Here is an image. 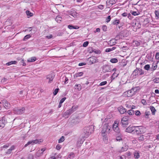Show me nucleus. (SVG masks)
<instances>
[{
	"instance_id": "1",
	"label": "nucleus",
	"mask_w": 159,
	"mask_h": 159,
	"mask_svg": "<svg viewBox=\"0 0 159 159\" xmlns=\"http://www.w3.org/2000/svg\"><path fill=\"white\" fill-rule=\"evenodd\" d=\"M93 131V127L92 125L85 127L83 129V133L84 134V137L87 138Z\"/></svg>"
},
{
	"instance_id": "2",
	"label": "nucleus",
	"mask_w": 159,
	"mask_h": 159,
	"mask_svg": "<svg viewBox=\"0 0 159 159\" xmlns=\"http://www.w3.org/2000/svg\"><path fill=\"white\" fill-rule=\"evenodd\" d=\"M111 129V126L108 124H105L102 129L101 132L102 135H106L107 133L110 132Z\"/></svg>"
},
{
	"instance_id": "3",
	"label": "nucleus",
	"mask_w": 159,
	"mask_h": 159,
	"mask_svg": "<svg viewBox=\"0 0 159 159\" xmlns=\"http://www.w3.org/2000/svg\"><path fill=\"white\" fill-rule=\"evenodd\" d=\"M129 117L128 116H125L122 118L121 123L123 127H126V125L129 124Z\"/></svg>"
},
{
	"instance_id": "4",
	"label": "nucleus",
	"mask_w": 159,
	"mask_h": 159,
	"mask_svg": "<svg viewBox=\"0 0 159 159\" xmlns=\"http://www.w3.org/2000/svg\"><path fill=\"white\" fill-rule=\"evenodd\" d=\"M119 122L117 121H115L112 125L113 129L114 131L117 133H120V129L118 127Z\"/></svg>"
},
{
	"instance_id": "5",
	"label": "nucleus",
	"mask_w": 159,
	"mask_h": 159,
	"mask_svg": "<svg viewBox=\"0 0 159 159\" xmlns=\"http://www.w3.org/2000/svg\"><path fill=\"white\" fill-rule=\"evenodd\" d=\"M13 111L14 113L17 114H21L24 112L25 111V108L24 107H22L21 108H14Z\"/></svg>"
},
{
	"instance_id": "6",
	"label": "nucleus",
	"mask_w": 159,
	"mask_h": 159,
	"mask_svg": "<svg viewBox=\"0 0 159 159\" xmlns=\"http://www.w3.org/2000/svg\"><path fill=\"white\" fill-rule=\"evenodd\" d=\"M135 91L134 90V89H132L124 93L125 96H126L128 97H132L135 94Z\"/></svg>"
},
{
	"instance_id": "7",
	"label": "nucleus",
	"mask_w": 159,
	"mask_h": 159,
	"mask_svg": "<svg viewBox=\"0 0 159 159\" xmlns=\"http://www.w3.org/2000/svg\"><path fill=\"white\" fill-rule=\"evenodd\" d=\"M133 74L135 75H141L143 74V70L140 68H136L134 71Z\"/></svg>"
},
{
	"instance_id": "8",
	"label": "nucleus",
	"mask_w": 159,
	"mask_h": 159,
	"mask_svg": "<svg viewBox=\"0 0 159 159\" xmlns=\"http://www.w3.org/2000/svg\"><path fill=\"white\" fill-rule=\"evenodd\" d=\"M54 74H50L47 76L46 79L47 80H48V83H51L52 82L54 78Z\"/></svg>"
},
{
	"instance_id": "9",
	"label": "nucleus",
	"mask_w": 159,
	"mask_h": 159,
	"mask_svg": "<svg viewBox=\"0 0 159 159\" xmlns=\"http://www.w3.org/2000/svg\"><path fill=\"white\" fill-rule=\"evenodd\" d=\"M68 14L69 15H70L71 16H72L74 17H76L77 16V13L76 12V11L75 10L72 9L71 10L68 11Z\"/></svg>"
},
{
	"instance_id": "10",
	"label": "nucleus",
	"mask_w": 159,
	"mask_h": 159,
	"mask_svg": "<svg viewBox=\"0 0 159 159\" xmlns=\"http://www.w3.org/2000/svg\"><path fill=\"white\" fill-rule=\"evenodd\" d=\"M72 113V111L70 109H69L67 110L63 114V116L65 118H67Z\"/></svg>"
},
{
	"instance_id": "11",
	"label": "nucleus",
	"mask_w": 159,
	"mask_h": 159,
	"mask_svg": "<svg viewBox=\"0 0 159 159\" xmlns=\"http://www.w3.org/2000/svg\"><path fill=\"white\" fill-rule=\"evenodd\" d=\"M7 121L5 120V118L4 117L2 118V119L0 120V128H3Z\"/></svg>"
},
{
	"instance_id": "12",
	"label": "nucleus",
	"mask_w": 159,
	"mask_h": 159,
	"mask_svg": "<svg viewBox=\"0 0 159 159\" xmlns=\"http://www.w3.org/2000/svg\"><path fill=\"white\" fill-rule=\"evenodd\" d=\"M110 70V67L108 65H105L102 66V71L104 72H108Z\"/></svg>"
},
{
	"instance_id": "13",
	"label": "nucleus",
	"mask_w": 159,
	"mask_h": 159,
	"mask_svg": "<svg viewBox=\"0 0 159 159\" xmlns=\"http://www.w3.org/2000/svg\"><path fill=\"white\" fill-rule=\"evenodd\" d=\"M135 126H129L126 129L125 131L129 133H131L134 131Z\"/></svg>"
},
{
	"instance_id": "14",
	"label": "nucleus",
	"mask_w": 159,
	"mask_h": 159,
	"mask_svg": "<svg viewBox=\"0 0 159 159\" xmlns=\"http://www.w3.org/2000/svg\"><path fill=\"white\" fill-rule=\"evenodd\" d=\"M118 110L120 114H123L127 111V110L122 106H120L118 108Z\"/></svg>"
},
{
	"instance_id": "15",
	"label": "nucleus",
	"mask_w": 159,
	"mask_h": 159,
	"mask_svg": "<svg viewBox=\"0 0 159 159\" xmlns=\"http://www.w3.org/2000/svg\"><path fill=\"white\" fill-rule=\"evenodd\" d=\"M133 155L135 159H138L140 157V152L139 151H135L133 152Z\"/></svg>"
},
{
	"instance_id": "16",
	"label": "nucleus",
	"mask_w": 159,
	"mask_h": 159,
	"mask_svg": "<svg viewBox=\"0 0 159 159\" xmlns=\"http://www.w3.org/2000/svg\"><path fill=\"white\" fill-rule=\"evenodd\" d=\"M2 103L4 107L6 109H8L10 107V104L8 103L7 101L6 100H3L2 101Z\"/></svg>"
},
{
	"instance_id": "17",
	"label": "nucleus",
	"mask_w": 159,
	"mask_h": 159,
	"mask_svg": "<svg viewBox=\"0 0 159 159\" xmlns=\"http://www.w3.org/2000/svg\"><path fill=\"white\" fill-rule=\"evenodd\" d=\"M133 133H135L137 134L141 133V131L140 129L139 128V126L135 127V128L134 129Z\"/></svg>"
},
{
	"instance_id": "18",
	"label": "nucleus",
	"mask_w": 159,
	"mask_h": 159,
	"mask_svg": "<svg viewBox=\"0 0 159 159\" xmlns=\"http://www.w3.org/2000/svg\"><path fill=\"white\" fill-rule=\"evenodd\" d=\"M128 146L127 145H125L124 146L121 148V149L120 150V152H122L125 151H126L128 149Z\"/></svg>"
},
{
	"instance_id": "19",
	"label": "nucleus",
	"mask_w": 159,
	"mask_h": 159,
	"mask_svg": "<svg viewBox=\"0 0 159 159\" xmlns=\"http://www.w3.org/2000/svg\"><path fill=\"white\" fill-rule=\"evenodd\" d=\"M34 145L35 144H39L43 141L42 139H36L34 140H33Z\"/></svg>"
},
{
	"instance_id": "20",
	"label": "nucleus",
	"mask_w": 159,
	"mask_h": 159,
	"mask_svg": "<svg viewBox=\"0 0 159 159\" xmlns=\"http://www.w3.org/2000/svg\"><path fill=\"white\" fill-rule=\"evenodd\" d=\"M75 153L73 152H71L68 154L67 158H70V159H73L75 157Z\"/></svg>"
},
{
	"instance_id": "21",
	"label": "nucleus",
	"mask_w": 159,
	"mask_h": 159,
	"mask_svg": "<svg viewBox=\"0 0 159 159\" xmlns=\"http://www.w3.org/2000/svg\"><path fill=\"white\" fill-rule=\"evenodd\" d=\"M117 0H107V2L108 4L113 5L116 3Z\"/></svg>"
},
{
	"instance_id": "22",
	"label": "nucleus",
	"mask_w": 159,
	"mask_h": 159,
	"mask_svg": "<svg viewBox=\"0 0 159 159\" xmlns=\"http://www.w3.org/2000/svg\"><path fill=\"white\" fill-rule=\"evenodd\" d=\"M62 20L61 17L60 15H58L56 16L55 20L58 23H60Z\"/></svg>"
},
{
	"instance_id": "23",
	"label": "nucleus",
	"mask_w": 159,
	"mask_h": 159,
	"mask_svg": "<svg viewBox=\"0 0 159 159\" xmlns=\"http://www.w3.org/2000/svg\"><path fill=\"white\" fill-rule=\"evenodd\" d=\"M36 60V58L35 57H33L28 59L27 61L28 62H34Z\"/></svg>"
},
{
	"instance_id": "24",
	"label": "nucleus",
	"mask_w": 159,
	"mask_h": 159,
	"mask_svg": "<svg viewBox=\"0 0 159 159\" xmlns=\"http://www.w3.org/2000/svg\"><path fill=\"white\" fill-rule=\"evenodd\" d=\"M116 43V41L114 39L110 40L108 44L110 45H114Z\"/></svg>"
},
{
	"instance_id": "25",
	"label": "nucleus",
	"mask_w": 159,
	"mask_h": 159,
	"mask_svg": "<svg viewBox=\"0 0 159 159\" xmlns=\"http://www.w3.org/2000/svg\"><path fill=\"white\" fill-rule=\"evenodd\" d=\"M26 13L27 15V17L29 18L33 16V13H31L29 11H26Z\"/></svg>"
},
{
	"instance_id": "26",
	"label": "nucleus",
	"mask_w": 159,
	"mask_h": 159,
	"mask_svg": "<svg viewBox=\"0 0 159 159\" xmlns=\"http://www.w3.org/2000/svg\"><path fill=\"white\" fill-rule=\"evenodd\" d=\"M150 109L152 111V115H155V112L156 111V110L155 107L153 106H150Z\"/></svg>"
},
{
	"instance_id": "27",
	"label": "nucleus",
	"mask_w": 159,
	"mask_h": 159,
	"mask_svg": "<svg viewBox=\"0 0 159 159\" xmlns=\"http://www.w3.org/2000/svg\"><path fill=\"white\" fill-rule=\"evenodd\" d=\"M74 87L75 89H77L79 91L81 89V86L80 84H76Z\"/></svg>"
},
{
	"instance_id": "28",
	"label": "nucleus",
	"mask_w": 159,
	"mask_h": 159,
	"mask_svg": "<svg viewBox=\"0 0 159 159\" xmlns=\"http://www.w3.org/2000/svg\"><path fill=\"white\" fill-rule=\"evenodd\" d=\"M17 63L16 61H11L7 63L6 64L7 66H9L12 64H15Z\"/></svg>"
},
{
	"instance_id": "29",
	"label": "nucleus",
	"mask_w": 159,
	"mask_h": 159,
	"mask_svg": "<svg viewBox=\"0 0 159 159\" xmlns=\"http://www.w3.org/2000/svg\"><path fill=\"white\" fill-rule=\"evenodd\" d=\"M155 14L156 19H159V11L155 10Z\"/></svg>"
},
{
	"instance_id": "30",
	"label": "nucleus",
	"mask_w": 159,
	"mask_h": 159,
	"mask_svg": "<svg viewBox=\"0 0 159 159\" xmlns=\"http://www.w3.org/2000/svg\"><path fill=\"white\" fill-rule=\"evenodd\" d=\"M116 48L115 47H113L112 48H107L105 50V52H109L112 51L114 50Z\"/></svg>"
},
{
	"instance_id": "31",
	"label": "nucleus",
	"mask_w": 159,
	"mask_h": 159,
	"mask_svg": "<svg viewBox=\"0 0 159 159\" xmlns=\"http://www.w3.org/2000/svg\"><path fill=\"white\" fill-rule=\"evenodd\" d=\"M122 140V138L121 136H119L116 137V141L120 142Z\"/></svg>"
},
{
	"instance_id": "32",
	"label": "nucleus",
	"mask_w": 159,
	"mask_h": 159,
	"mask_svg": "<svg viewBox=\"0 0 159 159\" xmlns=\"http://www.w3.org/2000/svg\"><path fill=\"white\" fill-rule=\"evenodd\" d=\"M84 73L82 72H78L75 74V76L76 77L82 76Z\"/></svg>"
},
{
	"instance_id": "33",
	"label": "nucleus",
	"mask_w": 159,
	"mask_h": 159,
	"mask_svg": "<svg viewBox=\"0 0 159 159\" xmlns=\"http://www.w3.org/2000/svg\"><path fill=\"white\" fill-rule=\"evenodd\" d=\"M120 22V21L119 20L116 19L112 22V24L115 25H117L119 24Z\"/></svg>"
},
{
	"instance_id": "34",
	"label": "nucleus",
	"mask_w": 159,
	"mask_h": 159,
	"mask_svg": "<svg viewBox=\"0 0 159 159\" xmlns=\"http://www.w3.org/2000/svg\"><path fill=\"white\" fill-rule=\"evenodd\" d=\"M78 108V106H73L70 109L72 111V113H73Z\"/></svg>"
},
{
	"instance_id": "35",
	"label": "nucleus",
	"mask_w": 159,
	"mask_h": 159,
	"mask_svg": "<svg viewBox=\"0 0 159 159\" xmlns=\"http://www.w3.org/2000/svg\"><path fill=\"white\" fill-rule=\"evenodd\" d=\"M30 144L34 145L33 140L29 141L25 145V147H26Z\"/></svg>"
},
{
	"instance_id": "36",
	"label": "nucleus",
	"mask_w": 159,
	"mask_h": 159,
	"mask_svg": "<svg viewBox=\"0 0 159 159\" xmlns=\"http://www.w3.org/2000/svg\"><path fill=\"white\" fill-rule=\"evenodd\" d=\"M118 60L117 59L113 58L110 60V61L112 63H116L118 62Z\"/></svg>"
},
{
	"instance_id": "37",
	"label": "nucleus",
	"mask_w": 159,
	"mask_h": 159,
	"mask_svg": "<svg viewBox=\"0 0 159 159\" xmlns=\"http://www.w3.org/2000/svg\"><path fill=\"white\" fill-rule=\"evenodd\" d=\"M118 75L116 73H114L111 77L112 80H114L115 77L117 76Z\"/></svg>"
},
{
	"instance_id": "38",
	"label": "nucleus",
	"mask_w": 159,
	"mask_h": 159,
	"mask_svg": "<svg viewBox=\"0 0 159 159\" xmlns=\"http://www.w3.org/2000/svg\"><path fill=\"white\" fill-rule=\"evenodd\" d=\"M65 140V137L63 136H62L61 138L58 140V143H61L63 142Z\"/></svg>"
},
{
	"instance_id": "39",
	"label": "nucleus",
	"mask_w": 159,
	"mask_h": 159,
	"mask_svg": "<svg viewBox=\"0 0 159 159\" xmlns=\"http://www.w3.org/2000/svg\"><path fill=\"white\" fill-rule=\"evenodd\" d=\"M31 35L30 34H28L25 36L23 38V40L26 41L28 39L30 38L31 37Z\"/></svg>"
},
{
	"instance_id": "40",
	"label": "nucleus",
	"mask_w": 159,
	"mask_h": 159,
	"mask_svg": "<svg viewBox=\"0 0 159 159\" xmlns=\"http://www.w3.org/2000/svg\"><path fill=\"white\" fill-rule=\"evenodd\" d=\"M107 81H103V82H101L98 85V86H103V85L106 84H107Z\"/></svg>"
},
{
	"instance_id": "41",
	"label": "nucleus",
	"mask_w": 159,
	"mask_h": 159,
	"mask_svg": "<svg viewBox=\"0 0 159 159\" xmlns=\"http://www.w3.org/2000/svg\"><path fill=\"white\" fill-rule=\"evenodd\" d=\"M127 112L129 115H132L134 114V111L132 110H128Z\"/></svg>"
},
{
	"instance_id": "42",
	"label": "nucleus",
	"mask_w": 159,
	"mask_h": 159,
	"mask_svg": "<svg viewBox=\"0 0 159 159\" xmlns=\"http://www.w3.org/2000/svg\"><path fill=\"white\" fill-rule=\"evenodd\" d=\"M92 52H94L95 53L97 54H100L101 53L100 51L99 50H96V49H94V50H93Z\"/></svg>"
},
{
	"instance_id": "43",
	"label": "nucleus",
	"mask_w": 159,
	"mask_h": 159,
	"mask_svg": "<svg viewBox=\"0 0 159 159\" xmlns=\"http://www.w3.org/2000/svg\"><path fill=\"white\" fill-rule=\"evenodd\" d=\"M144 68L145 70H149L150 68V65L148 64L144 66Z\"/></svg>"
},
{
	"instance_id": "44",
	"label": "nucleus",
	"mask_w": 159,
	"mask_h": 159,
	"mask_svg": "<svg viewBox=\"0 0 159 159\" xmlns=\"http://www.w3.org/2000/svg\"><path fill=\"white\" fill-rule=\"evenodd\" d=\"M138 140L141 141H143L144 140L143 135H141L138 138Z\"/></svg>"
},
{
	"instance_id": "45",
	"label": "nucleus",
	"mask_w": 159,
	"mask_h": 159,
	"mask_svg": "<svg viewBox=\"0 0 159 159\" xmlns=\"http://www.w3.org/2000/svg\"><path fill=\"white\" fill-rule=\"evenodd\" d=\"M7 79L6 78H4L1 81V82L3 84H5L7 82Z\"/></svg>"
},
{
	"instance_id": "46",
	"label": "nucleus",
	"mask_w": 159,
	"mask_h": 159,
	"mask_svg": "<svg viewBox=\"0 0 159 159\" xmlns=\"http://www.w3.org/2000/svg\"><path fill=\"white\" fill-rule=\"evenodd\" d=\"M59 89L58 88L56 89H55L54 92H53V94L54 95H56L58 93Z\"/></svg>"
},
{
	"instance_id": "47",
	"label": "nucleus",
	"mask_w": 159,
	"mask_h": 159,
	"mask_svg": "<svg viewBox=\"0 0 159 159\" xmlns=\"http://www.w3.org/2000/svg\"><path fill=\"white\" fill-rule=\"evenodd\" d=\"M155 57L156 59L159 60V52L156 53Z\"/></svg>"
},
{
	"instance_id": "48",
	"label": "nucleus",
	"mask_w": 159,
	"mask_h": 159,
	"mask_svg": "<svg viewBox=\"0 0 159 159\" xmlns=\"http://www.w3.org/2000/svg\"><path fill=\"white\" fill-rule=\"evenodd\" d=\"M89 44V42L88 41L85 42L83 43V46L84 47H86Z\"/></svg>"
},
{
	"instance_id": "49",
	"label": "nucleus",
	"mask_w": 159,
	"mask_h": 159,
	"mask_svg": "<svg viewBox=\"0 0 159 159\" xmlns=\"http://www.w3.org/2000/svg\"><path fill=\"white\" fill-rule=\"evenodd\" d=\"M130 12L133 15H134V16L138 15V14H137V12L135 11H130Z\"/></svg>"
},
{
	"instance_id": "50",
	"label": "nucleus",
	"mask_w": 159,
	"mask_h": 159,
	"mask_svg": "<svg viewBox=\"0 0 159 159\" xmlns=\"http://www.w3.org/2000/svg\"><path fill=\"white\" fill-rule=\"evenodd\" d=\"M125 155L128 157H129L131 156V153L130 152H127L125 153Z\"/></svg>"
},
{
	"instance_id": "51",
	"label": "nucleus",
	"mask_w": 159,
	"mask_h": 159,
	"mask_svg": "<svg viewBox=\"0 0 159 159\" xmlns=\"http://www.w3.org/2000/svg\"><path fill=\"white\" fill-rule=\"evenodd\" d=\"M141 102L144 105H146L147 104L146 101L144 99L141 100Z\"/></svg>"
},
{
	"instance_id": "52",
	"label": "nucleus",
	"mask_w": 159,
	"mask_h": 159,
	"mask_svg": "<svg viewBox=\"0 0 159 159\" xmlns=\"http://www.w3.org/2000/svg\"><path fill=\"white\" fill-rule=\"evenodd\" d=\"M127 16L128 18L130 20L132 19L133 18L132 15L129 13L128 14V16Z\"/></svg>"
},
{
	"instance_id": "53",
	"label": "nucleus",
	"mask_w": 159,
	"mask_h": 159,
	"mask_svg": "<svg viewBox=\"0 0 159 159\" xmlns=\"http://www.w3.org/2000/svg\"><path fill=\"white\" fill-rule=\"evenodd\" d=\"M134 43H135V45L137 46H139L140 45V42L137 41H135L134 42Z\"/></svg>"
},
{
	"instance_id": "54",
	"label": "nucleus",
	"mask_w": 159,
	"mask_h": 159,
	"mask_svg": "<svg viewBox=\"0 0 159 159\" xmlns=\"http://www.w3.org/2000/svg\"><path fill=\"white\" fill-rule=\"evenodd\" d=\"M111 19V16H109L106 19V21L107 23H108L110 21Z\"/></svg>"
},
{
	"instance_id": "55",
	"label": "nucleus",
	"mask_w": 159,
	"mask_h": 159,
	"mask_svg": "<svg viewBox=\"0 0 159 159\" xmlns=\"http://www.w3.org/2000/svg\"><path fill=\"white\" fill-rule=\"evenodd\" d=\"M135 115L136 116H139L140 115L141 113L139 111L137 110L135 111Z\"/></svg>"
},
{
	"instance_id": "56",
	"label": "nucleus",
	"mask_w": 159,
	"mask_h": 159,
	"mask_svg": "<svg viewBox=\"0 0 159 159\" xmlns=\"http://www.w3.org/2000/svg\"><path fill=\"white\" fill-rule=\"evenodd\" d=\"M102 28L103 30L104 31H106L107 30V27L106 25L102 26Z\"/></svg>"
},
{
	"instance_id": "57",
	"label": "nucleus",
	"mask_w": 159,
	"mask_h": 159,
	"mask_svg": "<svg viewBox=\"0 0 159 159\" xmlns=\"http://www.w3.org/2000/svg\"><path fill=\"white\" fill-rule=\"evenodd\" d=\"M9 144H7L4 145H3L1 147V148H7L9 147Z\"/></svg>"
},
{
	"instance_id": "58",
	"label": "nucleus",
	"mask_w": 159,
	"mask_h": 159,
	"mask_svg": "<svg viewBox=\"0 0 159 159\" xmlns=\"http://www.w3.org/2000/svg\"><path fill=\"white\" fill-rule=\"evenodd\" d=\"M66 99V97L63 98L60 100V103H63Z\"/></svg>"
},
{
	"instance_id": "59",
	"label": "nucleus",
	"mask_w": 159,
	"mask_h": 159,
	"mask_svg": "<svg viewBox=\"0 0 159 159\" xmlns=\"http://www.w3.org/2000/svg\"><path fill=\"white\" fill-rule=\"evenodd\" d=\"M154 81L155 83H159V78H156L154 80Z\"/></svg>"
},
{
	"instance_id": "60",
	"label": "nucleus",
	"mask_w": 159,
	"mask_h": 159,
	"mask_svg": "<svg viewBox=\"0 0 159 159\" xmlns=\"http://www.w3.org/2000/svg\"><path fill=\"white\" fill-rule=\"evenodd\" d=\"M121 16L123 17H126L128 16V13L126 12H124L121 14Z\"/></svg>"
},
{
	"instance_id": "61",
	"label": "nucleus",
	"mask_w": 159,
	"mask_h": 159,
	"mask_svg": "<svg viewBox=\"0 0 159 159\" xmlns=\"http://www.w3.org/2000/svg\"><path fill=\"white\" fill-rule=\"evenodd\" d=\"M98 8L100 9L101 10H102L104 8V6L103 5H99L98 6Z\"/></svg>"
},
{
	"instance_id": "62",
	"label": "nucleus",
	"mask_w": 159,
	"mask_h": 159,
	"mask_svg": "<svg viewBox=\"0 0 159 159\" xmlns=\"http://www.w3.org/2000/svg\"><path fill=\"white\" fill-rule=\"evenodd\" d=\"M85 65H86V63L85 62H80L78 66H81Z\"/></svg>"
},
{
	"instance_id": "63",
	"label": "nucleus",
	"mask_w": 159,
	"mask_h": 159,
	"mask_svg": "<svg viewBox=\"0 0 159 159\" xmlns=\"http://www.w3.org/2000/svg\"><path fill=\"white\" fill-rule=\"evenodd\" d=\"M61 148V146L59 145H57L56 147V148L57 150H59Z\"/></svg>"
},
{
	"instance_id": "64",
	"label": "nucleus",
	"mask_w": 159,
	"mask_h": 159,
	"mask_svg": "<svg viewBox=\"0 0 159 159\" xmlns=\"http://www.w3.org/2000/svg\"><path fill=\"white\" fill-rule=\"evenodd\" d=\"M68 27L69 29L71 30L73 29L74 26H73L72 25H69L68 26Z\"/></svg>"
}]
</instances>
